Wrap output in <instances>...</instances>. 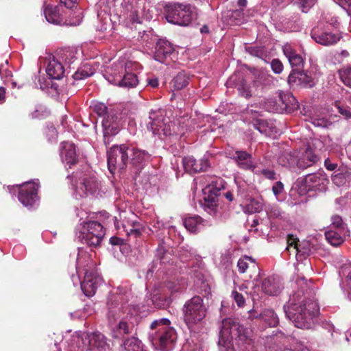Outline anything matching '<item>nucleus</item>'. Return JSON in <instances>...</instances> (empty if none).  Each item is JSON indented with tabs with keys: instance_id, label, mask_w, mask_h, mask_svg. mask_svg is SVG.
<instances>
[{
	"instance_id": "nucleus-1",
	"label": "nucleus",
	"mask_w": 351,
	"mask_h": 351,
	"mask_svg": "<svg viewBox=\"0 0 351 351\" xmlns=\"http://www.w3.org/2000/svg\"><path fill=\"white\" fill-rule=\"evenodd\" d=\"M122 289L118 288L112 293L108 301L109 311L108 317L112 336L120 338L132 332L138 311L131 306H125L123 303Z\"/></svg>"
},
{
	"instance_id": "nucleus-2",
	"label": "nucleus",
	"mask_w": 351,
	"mask_h": 351,
	"mask_svg": "<svg viewBox=\"0 0 351 351\" xmlns=\"http://www.w3.org/2000/svg\"><path fill=\"white\" fill-rule=\"evenodd\" d=\"M284 309L286 316L295 327L309 329L314 324V318L319 308L313 299L306 298L302 289L293 294L288 304L284 306Z\"/></svg>"
},
{
	"instance_id": "nucleus-3",
	"label": "nucleus",
	"mask_w": 351,
	"mask_h": 351,
	"mask_svg": "<svg viewBox=\"0 0 351 351\" xmlns=\"http://www.w3.org/2000/svg\"><path fill=\"white\" fill-rule=\"evenodd\" d=\"M140 65L125 58H121L105 71L104 77L110 83L125 88L135 87L138 80L135 71Z\"/></svg>"
},
{
	"instance_id": "nucleus-4",
	"label": "nucleus",
	"mask_w": 351,
	"mask_h": 351,
	"mask_svg": "<svg viewBox=\"0 0 351 351\" xmlns=\"http://www.w3.org/2000/svg\"><path fill=\"white\" fill-rule=\"evenodd\" d=\"M170 325L171 322L167 318L156 319L150 325L148 339L160 351H171L176 346L177 335Z\"/></svg>"
},
{
	"instance_id": "nucleus-5",
	"label": "nucleus",
	"mask_w": 351,
	"mask_h": 351,
	"mask_svg": "<svg viewBox=\"0 0 351 351\" xmlns=\"http://www.w3.org/2000/svg\"><path fill=\"white\" fill-rule=\"evenodd\" d=\"M76 271L79 276L84 274V280L80 282L84 293L88 297L93 295L102 279L97 272L95 263L84 250L79 251Z\"/></svg>"
},
{
	"instance_id": "nucleus-6",
	"label": "nucleus",
	"mask_w": 351,
	"mask_h": 351,
	"mask_svg": "<svg viewBox=\"0 0 351 351\" xmlns=\"http://www.w3.org/2000/svg\"><path fill=\"white\" fill-rule=\"evenodd\" d=\"M248 330L231 318L225 319L221 324L219 345L228 347L232 339H235L242 351H250L252 341L249 337Z\"/></svg>"
},
{
	"instance_id": "nucleus-7",
	"label": "nucleus",
	"mask_w": 351,
	"mask_h": 351,
	"mask_svg": "<svg viewBox=\"0 0 351 351\" xmlns=\"http://www.w3.org/2000/svg\"><path fill=\"white\" fill-rule=\"evenodd\" d=\"M208 306L201 296L195 295L186 300L182 308L183 321L191 331L196 332L205 323Z\"/></svg>"
},
{
	"instance_id": "nucleus-8",
	"label": "nucleus",
	"mask_w": 351,
	"mask_h": 351,
	"mask_svg": "<svg viewBox=\"0 0 351 351\" xmlns=\"http://www.w3.org/2000/svg\"><path fill=\"white\" fill-rule=\"evenodd\" d=\"M80 341L84 347L93 351H110V346L106 342L104 335L99 332H75L72 336L67 351H83L80 348Z\"/></svg>"
},
{
	"instance_id": "nucleus-9",
	"label": "nucleus",
	"mask_w": 351,
	"mask_h": 351,
	"mask_svg": "<svg viewBox=\"0 0 351 351\" xmlns=\"http://www.w3.org/2000/svg\"><path fill=\"white\" fill-rule=\"evenodd\" d=\"M105 235V229L98 221H83L75 228L76 239L88 247L100 246Z\"/></svg>"
},
{
	"instance_id": "nucleus-10",
	"label": "nucleus",
	"mask_w": 351,
	"mask_h": 351,
	"mask_svg": "<svg viewBox=\"0 0 351 351\" xmlns=\"http://www.w3.org/2000/svg\"><path fill=\"white\" fill-rule=\"evenodd\" d=\"M75 191L76 196L99 198L106 194L107 189L95 174L81 173L76 181Z\"/></svg>"
},
{
	"instance_id": "nucleus-11",
	"label": "nucleus",
	"mask_w": 351,
	"mask_h": 351,
	"mask_svg": "<svg viewBox=\"0 0 351 351\" xmlns=\"http://www.w3.org/2000/svg\"><path fill=\"white\" fill-rule=\"evenodd\" d=\"M151 121L148 123V129H150L154 135H158L160 138L165 136L181 135L183 128L178 126L176 123H172L169 117H165L163 111H152L149 115Z\"/></svg>"
},
{
	"instance_id": "nucleus-12",
	"label": "nucleus",
	"mask_w": 351,
	"mask_h": 351,
	"mask_svg": "<svg viewBox=\"0 0 351 351\" xmlns=\"http://www.w3.org/2000/svg\"><path fill=\"white\" fill-rule=\"evenodd\" d=\"M93 110L100 117H104L102 127L104 133V141L106 145L110 144L111 138L120 130V123L117 117L108 114V108L101 102H95L92 106Z\"/></svg>"
},
{
	"instance_id": "nucleus-13",
	"label": "nucleus",
	"mask_w": 351,
	"mask_h": 351,
	"mask_svg": "<svg viewBox=\"0 0 351 351\" xmlns=\"http://www.w3.org/2000/svg\"><path fill=\"white\" fill-rule=\"evenodd\" d=\"M195 17V8L190 4L174 3L167 7V19L171 23L186 26Z\"/></svg>"
},
{
	"instance_id": "nucleus-14",
	"label": "nucleus",
	"mask_w": 351,
	"mask_h": 351,
	"mask_svg": "<svg viewBox=\"0 0 351 351\" xmlns=\"http://www.w3.org/2000/svg\"><path fill=\"white\" fill-rule=\"evenodd\" d=\"M142 0H123L121 5L120 21L130 26L143 23L144 10Z\"/></svg>"
},
{
	"instance_id": "nucleus-15",
	"label": "nucleus",
	"mask_w": 351,
	"mask_h": 351,
	"mask_svg": "<svg viewBox=\"0 0 351 351\" xmlns=\"http://www.w3.org/2000/svg\"><path fill=\"white\" fill-rule=\"evenodd\" d=\"M18 187L19 201L26 208L30 209L38 205L39 199L37 195L38 183L27 182Z\"/></svg>"
},
{
	"instance_id": "nucleus-16",
	"label": "nucleus",
	"mask_w": 351,
	"mask_h": 351,
	"mask_svg": "<svg viewBox=\"0 0 351 351\" xmlns=\"http://www.w3.org/2000/svg\"><path fill=\"white\" fill-rule=\"evenodd\" d=\"M44 14L46 20L53 25L76 26L79 25L82 20L81 12L77 14L76 19L73 21L65 19L60 6L49 5L45 8Z\"/></svg>"
},
{
	"instance_id": "nucleus-17",
	"label": "nucleus",
	"mask_w": 351,
	"mask_h": 351,
	"mask_svg": "<svg viewBox=\"0 0 351 351\" xmlns=\"http://www.w3.org/2000/svg\"><path fill=\"white\" fill-rule=\"evenodd\" d=\"M125 145H114L107 152L108 167L110 173L124 169L127 166V153L124 151Z\"/></svg>"
},
{
	"instance_id": "nucleus-18",
	"label": "nucleus",
	"mask_w": 351,
	"mask_h": 351,
	"mask_svg": "<svg viewBox=\"0 0 351 351\" xmlns=\"http://www.w3.org/2000/svg\"><path fill=\"white\" fill-rule=\"evenodd\" d=\"M325 237L330 245L338 246L350 237V231L343 221H334L325 232Z\"/></svg>"
},
{
	"instance_id": "nucleus-19",
	"label": "nucleus",
	"mask_w": 351,
	"mask_h": 351,
	"mask_svg": "<svg viewBox=\"0 0 351 351\" xmlns=\"http://www.w3.org/2000/svg\"><path fill=\"white\" fill-rule=\"evenodd\" d=\"M154 58L158 62L169 64L178 60V52L171 43L159 40L156 43Z\"/></svg>"
},
{
	"instance_id": "nucleus-20",
	"label": "nucleus",
	"mask_w": 351,
	"mask_h": 351,
	"mask_svg": "<svg viewBox=\"0 0 351 351\" xmlns=\"http://www.w3.org/2000/svg\"><path fill=\"white\" fill-rule=\"evenodd\" d=\"M311 252L310 248V243L308 242H302L298 244V246L295 252L297 264L295 269L298 271H302L303 273H308L312 271V265L310 260L306 259V256Z\"/></svg>"
},
{
	"instance_id": "nucleus-21",
	"label": "nucleus",
	"mask_w": 351,
	"mask_h": 351,
	"mask_svg": "<svg viewBox=\"0 0 351 351\" xmlns=\"http://www.w3.org/2000/svg\"><path fill=\"white\" fill-rule=\"evenodd\" d=\"M245 113L252 116L254 121L253 125L254 128L258 130L261 134H264L266 136H273L278 133L275 123L270 120L258 119L259 114L256 110L247 109Z\"/></svg>"
},
{
	"instance_id": "nucleus-22",
	"label": "nucleus",
	"mask_w": 351,
	"mask_h": 351,
	"mask_svg": "<svg viewBox=\"0 0 351 351\" xmlns=\"http://www.w3.org/2000/svg\"><path fill=\"white\" fill-rule=\"evenodd\" d=\"M311 35L316 43L325 46L332 45L341 38V36L337 33L326 30L320 32L318 28L313 29Z\"/></svg>"
},
{
	"instance_id": "nucleus-23",
	"label": "nucleus",
	"mask_w": 351,
	"mask_h": 351,
	"mask_svg": "<svg viewBox=\"0 0 351 351\" xmlns=\"http://www.w3.org/2000/svg\"><path fill=\"white\" fill-rule=\"evenodd\" d=\"M328 182L322 172L309 174L305 178L306 186L308 190L324 191Z\"/></svg>"
},
{
	"instance_id": "nucleus-24",
	"label": "nucleus",
	"mask_w": 351,
	"mask_h": 351,
	"mask_svg": "<svg viewBox=\"0 0 351 351\" xmlns=\"http://www.w3.org/2000/svg\"><path fill=\"white\" fill-rule=\"evenodd\" d=\"M288 82L291 86H301L311 88L314 86L313 79L307 73L293 69L288 77Z\"/></svg>"
},
{
	"instance_id": "nucleus-25",
	"label": "nucleus",
	"mask_w": 351,
	"mask_h": 351,
	"mask_svg": "<svg viewBox=\"0 0 351 351\" xmlns=\"http://www.w3.org/2000/svg\"><path fill=\"white\" fill-rule=\"evenodd\" d=\"M182 164L185 171L191 174L204 171L206 170L209 165L206 159H201L197 161L193 156L183 158Z\"/></svg>"
},
{
	"instance_id": "nucleus-26",
	"label": "nucleus",
	"mask_w": 351,
	"mask_h": 351,
	"mask_svg": "<svg viewBox=\"0 0 351 351\" xmlns=\"http://www.w3.org/2000/svg\"><path fill=\"white\" fill-rule=\"evenodd\" d=\"M60 156L62 162L71 168L72 165L76 163L77 158L75 145L70 142L62 143Z\"/></svg>"
},
{
	"instance_id": "nucleus-27",
	"label": "nucleus",
	"mask_w": 351,
	"mask_h": 351,
	"mask_svg": "<svg viewBox=\"0 0 351 351\" xmlns=\"http://www.w3.org/2000/svg\"><path fill=\"white\" fill-rule=\"evenodd\" d=\"M263 291L269 295H276L282 289L280 279L277 276H269L262 282Z\"/></svg>"
},
{
	"instance_id": "nucleus-28",
	"label": "nucleus",
	"mask_w": 351,
	"mask_h": 351,
	"mask_svg": "<svg viewBox=\"0 0 351 351\" xmlns=\"http://www.w3.org/2000/svg\"><path fill=\"white\" fill-rule=\"evenodd\" d=\"M251 319L260 318L267 323L269 326H276L279 322L278 317L276 313L270 308H265L261 313H257L253 310L249 311Z\"/></svg>"
},
{
	"instance_id": "nucleus-29",
	"label": "nucleus",
	"mask_w": 351,
	"mask_h": 351,
	"mask_svg": "<svg viewBox=\"0 0 351 351\" xmlns=\"http://www.w3.org/2000/svg\"><path fill=\"white\" fill-rule=\"evenodd\" d=\"M64 71V68L60 61L54 57L49 59L46 73L51 79L60 80L63 77Z\"/></svg>"
},
{
	"instance_id": "nucleus-30",
	"label": "nucleus",
	"mask_w": 351,
	"mask_h": 351,
	"mask_svg": "<svg viewBox=\"0 0 351 351\" xmlns=\"http://www.w3.org/2000/svg\"><path fill=\"white\" fill-rule=\"evenodd\" d=\"M237 165L245 170L253 171L255 165L252 161V158L250 154L245 151H237L233 156Z\"/></svg>"
},
{
	"instance_id": "nucleus-31",
	"label": "nucleus",
	"mask_w": 351,
	"mask_h": 351,
	"mask_svg": "<svg viewBox=\"0 0 351 351\" xmlns=\"http://www.w3.org/2000/svg\"><path fill=\"white\" fill-rule=\"evenodd\" d=\"M282 51L292 67L300 68L303 66V58L295 51L291 45H285L282 47Z\"/></svg>"
},
{
	"instance_id": "nucleus-32",
	"label": "nucleus",
	"mask_w": 351,
	"mask_h": 351,
	"mask_svg": "<svg viewBox=\"0 0 351 351\" xmlns=\"http://www.w3.org/2000/svg\"><path fill=\"white\" fill-rule=\"evenodd\" d=\"M318 160V157L313 153L311 147H307L300 156H298V167L306 169L312 166Z\"/></svg>"
},
{
	"instance_id": "nucleus-33",
	"label": "nucleus",
	"mask_w": 351,
	"mask_h": 351,
	"mask_svg": "<svg viewBox=\"0 0 351 351\" xmlns=\"http://www.w3.org/2000/svg\"><path fill=\"white\" fill-rule=\"evenodd\" d=\"M278 162L283 167L289 168L298 167V154L295 151H285L278 157Z\"/></svg>"
},
{
	"instance_id": "nucleus-34",
	"label": "nucleus",
	"mask_w": 351,
	"mask_h": 351,
	"mask_svg": "<svg viewBox=\"0 0 351 351\" xmlns=\"http://www.w3.org/2000/svg\"><path fill=\"white\" fill-rule=\"evenodd\" d=\"M75 217L80 219H106L109 218V213L106 210L88 212L82 208H75Z\"/></svg>"
},
{
	"instance_id": "nucleus-35",
	"label": "nucleus",
	"mask_w": 351,
	"mask_h": 351,
	"mask_svg": "<svg viewBox=\"0 0 351 351\" xmlns=\"http://www.w3.org/2000/svg\"><path fill=\"white\" fill-rule=\"evenodd\" d=\"M278 101L280 106H285V111H291L298 107V101L295 97L290 93H278Z\"/></svg>"
},
{
	"instance_id": "nucleus-36",
	"label": "nucleus",
	"mask_w": 351,
	"mask_h": 351,
	"mask_svg": "<svg viewBox=\"0 0 351 351\" xmlns=\"http://www.w3.org/2000/svg\"><path fill=\"white\" fill-rule=\"evenodd\" d=\"M262 108L270 112L282 113L285 112V106H280L278 101V95L275 98H268L261 103Z\"/></svg>"
},
{
	"instance_id": "nucleus-37",
	"label": "nucleus",
	"mask_w": 351,
	"mask_h": 351,
	"mask_svg": "<svg viewBox=\"0 0 351 351\" xmlns=\"http://www.w3.org/2000/svg\"><path fill=\"white\" fill-rule=\"evenodd\" d=\"M263 201L258 198H250L245 204L241 205L243 211L247 215L259 213L263 208Z\"/></svg>"
},
{
	"instance_id": "nucleus-38",
	"label": "nucleus",
	"mask_w": 351,
	"mask_h": 351,
	"mask_svg": "<svg viewBox=\"0 0 351 351\" xmlns=\"http://www.w3.org/2000/svg\"><path fill=\"white\" fill-rule=\"evenodd\" d=\"M115 225L119 226L120 223L123 221H115ZM125 223H121L122 225L123 230L125 234L128 236L134 235L135 237L139 236L143 228L134 221H124Z\"/></svg>"
},
{
	"instance_id": "nucleus-39",
	"label": "nucleus",
	"mask_w": 351,
	"mask_h": 351,
	"mask_svg": "<svg viewBox=\"0 0 351 351\" xmlns=\"http://www.w3.org/2000/svg\"><path fill=\"white\" fill-rule=\"evenodd\" d=\"M149 158L150 155L148 152L134 147V158H132V165L138 169H141Z\"/></svg>"
},
{
	"instance_id": "nucleus-40",
	"label": "nucleus",
	"mask_w": 351,
	"mask_h": 351,
	"mask_svg": "<svg viewBox=\"0 0 351 351\" xmlns=\"http://www.w3.org/2000/svg\"><path fill=\"white\" fill-rule=\"evenodd\" d=\"M189 81V75L184 71L178 73L171 80V88L173 91L185 88Z\"/></svg>"
},
{
	"instance_id": "nucleus-41",
	"label": "nucleus",
	"mask_w": 351,
	"mask_h": 351,
	"mask_svg": "<svg viewBox=\"0 0 351 351\" xmlns=\"http://www.w3.org/2000/svg\"><path fill=\"white\" fill-rule=\"evenodd\" d=\"M121 351H143V344L138 338L132 337L123 341Z\"/></svg>"
},
{
	"instance_id": "nucleus-42",
	"label": "nucleus",
	"mask_w": 351,
	"mask_h": 351,
	"mask_svg": "<svg viewBox=\"0 0 351 351\" xmlns=\"http://www.w3.org/2000/svg\"><path fill=\"white\" fill-rule=\"evenodd\" d=\"M96 69L90 64H85L80 69H77L73 77L75 80H80L93 75Z\"/></svg>"
},
{
	"instance_id": "nucleus-43",
	"label": "nucleus",
	"mask_w": 351,
	"mask_h": 351,
	"mask_svg": "<svg viewBox=\"0 0 351 351\" xmlns=\"http://www.w3.org/2000/svg\"><path fill=\"white\" fill-rule=\"evenodd\" d=\"M339 274L345 277L344 283L347 287L348 298L351 300V264L343 265L339 270Z\"/></svg>"
},
{
	"instance_id": "nucleus-44",
	"label": "nucleus",
	"mask_w": 351,
	"mask_h": 351,
	"mask_svg": "<svg viewBox=\"0 0 351 351\" xmlns=\"http://www.w3.org/2000/svg\"><path fill=\"white\" fill-rule=\"evenodd\" d=\"M185 228L190 232L197 233L201 231L206 225V221H181Z\"/></svg>"
},
{
	"instance_id": "nucleus-45",
	"label": "nucleus",
	"mask_w": 351,
	"mask_h": 351,
	"mask_svg": "<svg viewBox=\"0 0 351 351\" xmlns=\"http://www.w3.org/2000/svg\"><path fill=\"white\" fill-rule=\"evenodd\" d=\"M250 264H251L252 267L256 266V263L252 257L244 256L240 258L237 263L239 271L240 273H245L247 269L249 267Z\"/></svg>"
},
{
	"instance_id": "nucleus-46",
	"label": "nucleus",
	"mask_w": 351,
	"mask_h": 351,
	"mask_svg": "<svg viewBox=\"0 0 351 351\" xmlns=\"http://www.w3.org/2000/svg\"><path fill=\"white\" fill-rule=\"evenodd\" d=\"M252 172L255 174L263 176L269 180H276V173L274 170L270 169L262 168L261 167L256 165L254 167Z\"/></svg>"
},
{
	"instance_id": "nucleus-47",
	"label": "nucleus",
	"mask_w": 351,
	"mask_h": 351,
	"mask_svg": "<svg viewBox=\"0 0 351 351\" xmlns=\"http://www.w3.org/2000/svg\"><path fill=\"white\" fill-rule=\"evenodd\" d=\"M61 58L65 64L71 66L77 60L76 51L74 49H64Z\"/></svg>"
},
{
	"instance_id": "nucleus-48",
	"label": "nucleus",
	"mask_w": 351,
	"mask_h": 351,
	"mask_svg": "<svg viewBox=\"0 0 351 351\" xmlns=\"http://www.w3.org/2000/svg\"><path fill=\"white\" fill-rule=\"evenodd\" d=\"M317 1V0H293V3L297 5L303 12H308Z\"/></svg>"
},
{
	"instance_id": "nucleus-49",
	"label": "nucleus",
	"mask_w": 351,
	"mask_h": 351,
	"mask_svg": "<svg viewBox=\"0 0 351 351\" xmlns=\"http://www.w3.org/2000/svg\"><path fill=\"white\" fill-rule=\"evenodd\" d=\"M232 22L239 25L247 21L243 10L241 9L231 12L230 15Z\"/></svg>"
},
{
	"instance_id": "nucleus-50",
	"label": "nucleus",
	"mask_w": 351,
	"mask_h": 351,
	"mask_svg": "<svg viewBox=\"0 0 351 351\" xmlns=\"http://www.w3.org/2000/svg\"><path fill=\"white\" fill-rule=\"evenodd\" d=\"M191 278L194 280V283L197 287H205L204 276L202 272L199 269H194L191 273Z\"/></svg>"
},
{
	"instance_id": "nucleus-51",
	"label": "nucleus",
	"mask_w": 351,
	"mask_h": 351,
	"mask_svg": "<svg viewBox=\"0 0 351 351\" xmlns=\"http://www.w3.org/2000/svg\"><path fill=\"white\" fill-rule=\"evenodd\" d=\"M267 215L269 219H282L285 217V213L281 210L278 206H271L267 210Z\"/></svg>"
},
{
	"instance_id": "nucleus-52",
	"label": "nucleus",
	"mask_w": 351,
	"mask_h": 351,
	"mask_svg": "<svg viewBox=\"0 0 351 351\" xmlns=\"http://www.w3.org/2000/svg\"><path fill=\"white\" fill-rule=\"evenodd\" d=\"M339 75L343 84L351 88V67L341 70Z\"/></svg>"
},
{
	"instance_id": "nucleus-53",
	"label": "nucleus",
	"mask_w": 351,
	"mask_h": 351,
	"mask_svg": "<svg viewBox=\"0 0 351 351\" xmlns=\"http://www.w3.org/2000/svg\"><path fill=\"white\" fill-rule=\"evenodd\" d=\"M335 106L342 117L346 119L351 118V110L349 107L341 105L339 101H335Z\"/></svg>"
},
{
	"instance_id": "nucleus-54",
	"label": "nucleus",
	"mask_w": 351,
	"mask_h": 351,
	"mask_svg": "<svg viewBox=\"0 0 351 351\" xmlns=\"http://www.w3.org/2000/svg\"><path fill=\"white\" fill-rule=\"evenodd\" d=\"M298 239L294 237L293 235L289 234L287 237V247L286 250L289 253H295L298 246Z\"/></svg>"
},
{
	"instance_id": "nucleus-55",
	"label": "nucleus",
	"mask_w": 351,
	"mask_h": 351,
	"mask_svg": "<svg viewBox=\"0 0 351 351\" xmlns=\"http://www.w3.org/2000/svg\"><path fill=\"white\" fill-rule=\"evenodd\" d=\"M272 191L278 200L283 199L284 186L281 182H277L272 186Z\"/></svg>"
},
{
	"instance_id": "nucleus-56",
	"label": "nucleus",
	"mask_w": 351,
	"mask_h": 351,
	"mask_svg": "<svg viewBox=\"0 0 351 351\" xmlns=\"http://www.w3.org/2000/svg\"><path fill=\"white\" fill-rule=\"evenodd\" d=\"M247 51L252 56L263 58L265 55L263 47H249L246 49Z\"/></svg>"
},
{
	"instance_id": "nucleus-57",
	"label": "nucleus",
	"mask_w": 351,
	"mask_h": 351,
	"mask_svg": "<svg viewBox=\"0 0 351 351\" xmlns=\"http://www.w3.org/2000/svg\"><path fill=\"white\" fill-rule=\"evenodd\" d=\"M231 295L239 307H243L244 306L245 301L243 295L241 293H239L237 291L234 290L232 291Z\"/></svg>"
},
{
	"instance_id": "nucleus-58",
	"label": "nucleus",
	"mask_w": 351,
	"mask_h": 351,
	"mask_svg": "<svg viewBox=\"0 0 351 351\" xmlns=\"http://www.w3.org/2000/svg\"><path fill=\"white\" fill-rule=\"evenodd\" d=\"M332 180L338 186H343L346 182V178L343 173H338L332 176Z\"/></svg>"
},
{
	"instance_id": "nucleus-59",
	"label": "nucleus",
	"mask_w": 351,
	"mask_h": 351,
	"mask_svg": "<svg viewBox=\"0 0 351 351\" xmlns=\"http://www.w3.org/2000/svg\"><path fill=\"white\" fill-rule=\"evenodd\" d=\"M351 16V0H334Z\"/></svg>"
},
{
	"instance_id": "nucleus-60",
	"label": "nucleus",
	"mask_w": 351,
	"mask_h": 351,
	"mask_svg": "<svg viewBox=\"0 0 351 351\" xmlns=\"http://www.w3.org/2000/svg\"><path fill=\"white\" fill-rule=\"evenodd\" d=\"M271 67L272 71L277 74L280 73L283 70V65L278 59H274L271 61Z\"/></svg>"
},
{
	"instance_id": "nucleus-61",
	"label": "nucleus",
	"mask_w": 351,
	"mask_h": 351,
	"mask_svg": "<svg viewBox=\"0 0 351 351\" xmlns=\"http://www.w3.org/2000/svg\"><path fill=\"white\" fill-rule=\"evenodd\" d=\"M312 123L317 127L326 128L330 124V122L324 118L313 117L312 118Z\"/></svg>"
},
{
	"instance_id": "nucleus-62",
	"label": "nucleus",
	"mask_w": 351,
	"mask_h": 351,
	"mask_svg": "<svg viewBox=\"0 0 351 351\" xmlns=\"http://www.w3.org/2000/svg\"><path fill=\"white\" fill-rule=\"evenodd\" d=\"M125 153H127V165H132V158H134V147L125 145Z\"/></svg>"
},
{
	"instance_id": "nucleus-63",
	"label": "nucleus",
	"mask_w": 351,
	"mask_h": 351,
	"mask_svg": "<svg viewBox=\"0 0 351 351\" xmlns=\"http://www.w3.org/2000/svg\"><path fill=\"white\" fill-rule=\"evenodd\" d=\"M47 136L49 141H53L56 140L58 137V132L56 128L53 125H51L47 128L46 132Z\"/></svg>"
},
{
	"instance_id": "nucleus-64",
	"label": "nucleus",
	"mask_w": 351,
	"mask_h": 351,
	"mask_svg": "<svg viewBox=\"0 0 351 351\" xmlns=\"http://www.w3.org/2000/svg\"><path fill=\"white\" fill-rule=\"evenodd\" d=\"M217 182H219V186L218 187V191H219L221 189V188H223V182L221 179L220 178H213V180L211 181L210 184H208L207 185V186L204 189H202L203 191H206L207 190L208 192H210L211 191H213V186H214V184L215 183H217Z\"/></svg>"
}]
</instances>
